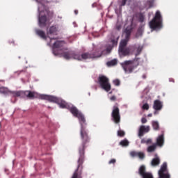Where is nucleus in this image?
<instances>
[{"label":"nucleus","instance_id":"obj_40","mask_svg":"<svg viewBox=\"0 0 178 178\" xmlns=\"http://www.w3.org/2000/svg\"><path fill=\"white\" fill-rule=\"evenodd\" d=\"M9 44H15V41L13 40H9Z\"/></svg>","mask_w":178,"mask_h":178},{"label":"nucleus","instance_id":"obj_5","mask_svg":"<svg viewBox=\"0 0 178 178\" xmlns=\"http://www.w3.org/2000/svg\"><path fill=\"white\" fill-rule=\"evenodd\" d=\"M40 99H46L47 101H49V102H54L55 104H58L59 105L60 108H67L69 109L70 106L66 102L61 100L60 99L54 97V96H50V95H41L40 96Z\"/></svg>","mask_w":178,"mask_h":178},{"label":"nucleus","instance_id":"obj_32","mask_svg":"<svg viewBox=\"0 0 178 178\" xmlns=\"http://www.w3.org/2000/svg\"><path fill=\"white\" fill-rule=\"evenodd\" d=\"M113 84L115 86H120V81L119 79H115L113 81Z\"/></svg>","mask_w":178,"mask_h":178},{"label":"nucleus","instance_id":"obj_37","mask_svg":"<svg viewBox=\"0 0 178 178\" xmlns=\"http://www.w3.org/2000/svg\"><path fill=\"white\" fill-rule=\"evenodd\" d=\"M147 118H143L141 119V122H142L143 124H145V123H147Z\"/></svg>","mask_w":178,"mask_h":178},{"label":"nucleus","instance_id":"obj_3","mask_svg":"<svg viewBox=\"0 0 178 178\" xmlns=\"http://www.w3.org/2000/svg\"><path fill=\"white\" fill-rule=\"evenodd\" d=\"M111 44H108L106 45V49L104 50L97 49L93 51L92 53H84L81 54L82 60L84 59H92L95 58H101L102 55H108V54H111L113 47H116L118 45V40L113 39L110 41Z\"/></svg>","mask_w":178,"mask_h":178},{"label":"nucleus","instance_id":"obj_12","mask_svg":"<svg viewBox=\"0 0 178 178\" xmlns=\"http://www.w3.org/2000/svg\"><path fill=\"white\" fill-rule=\"evenodd\" d=\"M149 130H150L149 126L145 127L144 125H141L139 128L138 136L143 137V136H144V133H148V131H149Z\"/></svg>","mask_w":178,"mask_h":178},{"label":"nucleus","instance_id":"obj_27","mask_svg":"<svg viewBox=\"0 0 178 178\" xmlns=\"http://www.w3.org/2000/svg\"><path fill=\"white\" fill-rule=\"evenodd\" d=\"M115 65H118V60L116 59H113L107 63L108 66H115Z\"/></svg>","mask_w":178,"mask_h":178},{"label":"nucleus","instance_id":"obj_17","mask_svg":"<svg viewBox=\"0 0 178 178\" xmlns=\"http://www.w3.org/2000/svg\"><path fill=\"white\" fill-rule=\"evenodd\" d=\"M35 33L37 35L42 38L43 40H47V35H45V32L42 31L41 29H35Z\"/></svg>","mask_w":178,"mask_h":178},{"label":"nucleus","instance_id":"obj_45","mask_svg":"<svg viewBox=\"0 0 178 178\" xmlns=\"http://www.w3.org/2000/svg\"><path fill=\"white\" fill-rule=\"evenodd\" d=\"M50 38V41H52V40H56V38Z\"/></svg>","mask_w":178,"mask_h":178},{"label":"nucleus","instance_id":"obj_24","mask_svg":"<svg viewBox=\"0 0 178 178\" xmlns=\"http://www.w3.org/2000/svg\"><path fill=\"white\" fill-rule=\"evenodd\" d=\"M129 143L127 139H124L120 142V145H121V147H129Z\"/></svg>","mask_w":178,"mask_h":178},{"label":"nucleus","instance_id":"obj_4","mask_svg":"<svg viewBox=\"0 0 178 178\" xmlns=\"http://www.w3.org/2000/svg\"><path fill=\"white\" fill-rule=\"evenodd\" d=\"M139 58H136L134 60H125L121 63L122 69H124L125 73H133V70L140 65Z\"/></svg>","mask_w":178,"mask_h":178},{"label":"nucleus","instance_id":"obj_46","mask_svg":"<svg viewBox=\"0 0 178 178\" xmlns=\"http://www.w3.org/2000/svg\"><path fill=\"white\" fill-rule=\"evenodd\" d=\"M154 115H156V111L154 112Z\"/></svg>","mask_w":178,"mask_h":178},{"label":"nucleus","instance_id":"obj_20","mask_svg":"<svg viewBox=\"0 0 178 178\" xmlns=\"http://www.w3.org/2000/svg\"><path fill=\"white\" fill-rule=\"evenodd\" d=\"M56 31H58V28L56 27V26H52L47 31V34H55Z\"/></svg>","mask_w":178,"mask_h":178},{"label":"nucleus","instance_id":"obj_13","mask_svg":"<svg viewBox=\"0 0 178 178\" xmlns=\"http://www.w3.org/2000/svg\"><path fill=\"white\" fill-rule=\"evenodd\" d=\"M118 51L120 56H129L130 55V48L129 47L119 49Z\"/></svg>","mask_w":178,"mask_h":178},{"label":"nucleus","instance_id":"obj_35","mask_svg":"<svg viewBox=\"0 0 178 178\" xmlns=\"http://www.w3.org/2000/svg\"><path fill=\"white\" fill-rule=\"evenodd\" d=\"M110 101H112L113 102H115L116 101V96L113 95L110 97Z\"/></svg>","mask_w":178,"mask_h":178},{"label":"nucleus","instance_id":"obj_11","mask_svg":"<svg viewBox=\"0 0 178 178\" xmlns=\"http://www.w3.org/2000/svg\"><path fill=\"white\" fill-rule=\"evenodd\" d=\"M47 20H48V19L47 18L46 15L41 16V13L39 14V17H38L39 26L45 27V26H47Z\"/></svg>","mask_w":178,"mask_h":178},{"label":"nucleus","instance_id":"obj_8","mask_svg":"<svg viewBox=\"0 0 178 178\" xmlns=\"http://www.w3.org/2000/svg\"><path fill=\"white\" fill-rule=\"evenodd\" d=\"M133 32V21L130 26H128L124 31V34H125V39L122 40L120 43L119 49L122 48H126V45H127V42L130 40V35H131V33Z\"/></svg>","mask_w":178,"mask_h":178},{"label":"nucleus","instance_id":"obj_19","mask_svg":"<svg viewBox=\"0 0 178 178\" xmlns=\"http://www.w3.org/2000/svg\"><path fill=\"white\" fill-rule=\"evenodd\" d=\"M159 163H161V159H159V157L153 159L151 162L152 166H158Z\"/></svg>","mask_w":178,"mask_h":178},{"label":"nucleus","instance_id":"obj_25","mask_svg":"<svg viewBox=\"0 0 178 178\" xmlns=\"http://www.w3.org/2000/svg\"><path fill=\"white\" fill-rule=\"evenodd\" d=\"M143 27H140L138 29V31L136 32V38H138V37H141V35H143Z\"/></svg>","mask_w":178,"mask_h":178},{"label":"nucleus","instance_id":"obj_21","mask_svg":"<svg viewBox=\"0 0 178 178\" xmlns=\"http://www.w3.org/2000/svg\"><path fill=\"white\" fill-rule=\"evenodd\" d=\"M152 126L154 130H156V131L159 130V123L158 122V121H152Z\"/></svg>","mask_w":178,"mask_h":178},{"label":"nucleus","instance_id":"obj_36","mask_svg":"<svg viewBox=\"0 0 178 178\" xmlns=\"http://www.w3.org/2000/svg\"><path fill=\"white\" fill-rule=\"evenodd\" d=\"M146 144H147V145H148V144H152V139L149 138V139L146 140Z\"/></svg>","mask_w":178,"mask_h":178},{"label":"nucleus","instance_id":"obj_39","mask_svg":"<svg viewBox=\"0 0 178 178\" xmlns=\"http://www.w3.org/2000/svg\"><path fill=\"white\" fill-rule=\"evenodd\" d=\"M116 29H117V30H120V29H122V26H120V25H117V26H116Z\"/></svg>","mask_w":178,"mask_h":178},{"label":"nucleus","instance_id":"obj_33","mask_svg":"<svg viewBox=\"0 0 178 178\" xmlns=\"http://www.w3.org/2000/svg\"><path fill=\"white\" fill-rule=\"evenodd\" d=\"M115 163H116V159H112L111 160H110L109 161H108V164L109 165H115Z\"/></svg>","mask_w":178,"mask_h":178},{"label":"nucleus","instance_id":"obj_1","mask_svg":"<svg viewBox=\"0 0 178 178\" xmlns=\"http://www.w3.org/2000/svg\"><path fill=\"white\" fill-rule=\"evenodd\" d=\"M76 118L79 119V123L81 124L80 136L81 144L79 147V157L77 161V168L73 173L72 178H83V176H81V175H83V163H84V154L86 149L90 144V141H91V138H90V136L88 135V131H86L85 127L87 123L86 122V118L84 117V115L81 113Z\"/></svg>","mask_w":178,"mask_h":178},{"label":"nucleus","instance_id":"obj_10","mask_svg":"<svg viewBox=\"0 0 178 178\" xmlns=\"http://www.w3.org/2000/svg\"><path fill=\"white\" fill-rule=\"evenodd\" d=\"M112 120L116 124L120 123V110L118 106V104H115L113 107V111L111 113Z\"/></svg>","mask_w":178,"mask_h":178},{"label":"nucleus","instance_id":"obj_7","mask_svg":"<svg viewBox=\"0 0 178 178\" xmlns=\"http://www.w3.org/2000/svg\"><path fill=\"white\" fill-rule=\"evenodd\" d=\"M11 95L13 97H20L21 98H28V99H34V98H37V92H33L31 90L26 91H14L11 92Z\"/></svg>","mask_w":178,"mask_h":178},{"label":"nucleus","instance_id":"obj_31","mask_svg":"<svg viewBox=\"0 0 178 178\" xmlns=\"http://www.w3.org/2000/svg\"><path fill=\"white\" fill-rule=\"evenodd\" d=\"M142 108L144 111H148V109H149V105L148 104V103H146V104L143 105Z\"/></svg>","mask_w":178,"mask_h":178},{"label":"nucleus","instance_id":"obj_2","mask_svg":"<svg viewBox=\"0 0 178 178\" xmlns=\"http://www.w3.org/2000/svg\"><path fill=\"white\" fill-rule=\"evenodd\" d=\"M65 45V41H56L53 44V54L56 56H58V55H61L64 59H66L67 60H69V59H76V60H82L81 55L74 54L73 51H65L63 53H60L59 50L60 51H67V48L63 47Z\"/></svg>","mask_w":178,"mask_h":178},{"label":"nucleus","instance_id":"obj_43","mask_svg":"<svg viewBox=\"0 0 178 178\" xmlns=\"http://www.w3.org/2000/svg\"><path fill=\"white\" fill-rule=\"evenodd\" d=\"M147 117H148V118H151V117H152V113H149V114H148V115H147Z\"/></svg>","mask_w":178,"mask_h":178},{"label":"nucleus","instance_id":"obj_18","mask_svg":"<svg viewBox=\"0 0 178 178\" xmlns=\"http://www.w3.org/2000/svg\"><path fill=\"white\" fill-rule=\"evenodd\" d=\"M143 46L139 45V44H135L134 45V49H136V56L140 55L143 51Z\"/></svg>","mask_w":178,"mask_h":178},{"label":"nucleus","instance_id":"obj_9","mask_svg":"<svg viewBox=\"0 0 178 178\" xmlns=\"http://www.w3.org/2000/svg\"><path fill=\"white\" fill-rule=\"evenodd\" d=\"M98 83L100 87L103 88V90L107 92L111 91V83H109V79H108V77L104 75L99 76Z\"/></svg>","mask_w":178,"mask_h":178},{"label":"nucleus","instance_id":"obj_23","mask_svg":"<svg viewBox=\"0 0 178 178\" xmlns=\"http://www.w3.org/2000/svg\"><path fill=\"white\" fill-rule=\"evenodd\" d=\"M8 92L12 94V92H9V90L7 88H5V87L0 88V94H8Z\"/></svg>","mask_w":178,"mask_h":178},{"label":"nucleus","instance_id":"obj_38","mask_svg":"<svg viewBox=\"0 0 178 178\" xmlns=\"http://www.w3.org/2000/svg\"><path fill=\"white\" fill-rule=\"evenodd\" d=\"M140 143L141 144H147V140H145V138H143Z\"/></svg>","mask_w":178,"mask_h":178},{"label":"nucleus","instance_id":"obj_29","mask_svg":"<svg viewBox=\"0 0 178 178\" xmlns=\"http://www.w3.org/2000/svg\"><path fill=\"white\" fill-rule=\"evenodd\" d=\"M131 156L133 158L138 157V152L132 151L130 152Z\"/></svg>","mask_w":178,"mask_h":178},{"label":"nucleus","instance_id":"obj_34","mask_svg":"<svg viewBox=\"0 0 178 178\" xmlns=\"http://www.w3.org/2000/svg\"><path fill=\"white\" fill-rule=\"evenodd\" d=\"M127 2V0H121L120 6H124Z\"/></svg>","mask_w":178,"mask_h":178},{"label":"nucleus","instance_id":"obj_22","mask_svg":"<svg viewBox=\"0 0 178 178\" xmlns=\"http://www.w3.org/2000/svg\"><path fill=\"white\" fill-rule=\"evenodd\" d=\"M155 149H156V144H153L147 147V152H154Z\"/></svg>","mask_w":178,"mask_h":178},{"label":"nucleus","instance_id":"obj_6","mask_svg":"<svg viewBox=\"0 0 178 178\" xmlns=\"http://www.w3.org/2000/svg\"><path fill=\"white\" fill-rule=\"evenodd\" d=\"M149 26L152 30L162 28V15L161 12L156 11L154 17L149 23Z\"/></svg>","mask_w":178,"mask_h":178},{"label":"nucleus","instance_id":"obj_16","mask_svg":"<svg viewBox=\"0 0 178 178\" xmlns=\"http://www.w3.org/2000/svg\"><path fill=\"white\" fill-rule=\"evenodd\" d=\"M68 109H70V112H71V113L73 114V116H74L75 118H77L81 113H80V111H79V109H77V108H76V106H70L68 108Z\"/></svg>","mask_w":178,"mask_h":178},{"label":"nucleus","instance_id":"obj_26","mask_svg":"<svg viewBox=\"0 0 178 178\" xmlns=\"http://www.w3.org/2000/svg\"><path fill=\"white\" fill-rule=\"evenodd\" d=\"M137 15H138L139 22L140 23H143L144 22V19H145L144 13H139Z\"/></svg>","mask_w":178,"mask_h":178},{"label":"nucleus","instance_id":"obj_14","mask_svg":"<svg viewBox=\"0 0 178 178\" xmlns=\"http://www.w3.org/2000/svg\"><path fill=\"white\" fill-rule=\"evenodd\" d=\"M163 105L162 104V102L161 100H155L154 102L153 108L154 111H161L163 108Z\"/></svg>","mask_w":178,"mask_h":178},{"label":"nucleus","instance_id":"obj_30","mask_svg":"<svg viewBox=\"0 0 178 178\" xmlns=\"http://www.w3.org/2000/svg\"><path fill=\"white\" fill-rule=\"evenodd\" d=\"M125 134H126V133H124V131H122V130L118 131V137H124Z\"/></svg>","mask_w":178,"mask_h":178},{"label":"nucleus","instance_id":"obj_15","mask_svg":"<svg viewBox=\"0 0 178 178\" xmlns=\"http://www.w3.org/2000/svg\"><path fill=\"white\" fill-rule=\"evenodd\" d=\"M164 143H165V137L163 134H161L158 136L156 139V142L154 144H156V146L158 145V147H163Z\"/></svg>","mask_w":178,"mask_h":178},{"label":"nucleus","instance_id":"obj_28","mask_svg":"<svg viewBox=\"0 0 178 178\" xmlns=\"http://www.w3.org/2000/svg\"><path fill=\"white\" fill-rule=\"evenodd\" d=\"M138 158H139L140 159H144V158H145V154L143 152H138Z\"/></svg>","mask_w":178,"mask_h":178},{"label":"nucleus","instance_id":"obj_41","mask_svg":"<svg viewBox=\"0 0 178 178\" xmlns=\"http://www.w3.org/2000/svg\"><path fill=\"white\" fill-rule=\"evenodd\" d=\"M169 80L170 81H172V83H175V79H173V78H170Z\"/></svg>","mask_w":178,"mask_h":178},{"label":"nucleus","instance_id":"obj_44","mask_svg":"<svg viewBox=\"0 0 178 178\" xmlns=\"http://www.w3.org/2000/svg\"><path fill=\"white\" fill-rule=\"evenodd\" d=\"M143 79H147V76L145 74L143 75Z\"/></svg>","mask_w":178,"mask_h":178},{"label":"nucleus","instance_id":"obj_42","mask_svg":"<svg viewBox=\"0 0 178 178\" xmlns=\"http://www.w3.org/2000/svg\"><path fill=\"white\" fill-rule=\"evenodd\" d=\"M74 13H75V15H78V14H79V10H74Z\"/></svg>","mask_w":178,"mask_h":178}]
</instances>
